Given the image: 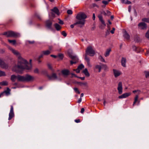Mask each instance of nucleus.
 Here are the masks:
<instances>
[{
  "label": "nucleus",
  "instance_id": "nucleus-1",
  "mask_svg": "<svg viewBox=\"0 0 149 149\" xmlns=\"http://www.w3.org/2000/svg\"><path fill=\"white\" fill-rule=\"evenodd\" d=\"M9 49L15 55L18 56L17 64L13 68L12 70L17 73H21L24 69L29 70L31 68V66H25L27 64L26 60L22 58L20 56L19 53L17 51L11 47H9Z\"/></svg>",
  "mask_w": 149,
  "mask_h": 149
},
{
  "label": "nucleus",
  "instance_id": "nucleus-2",
  "mask_svg": "<svg viewBox=\"0 0 149 149\" xmlns=\"http://www.w3.org/2000/svg\"><path fill=\"white\" fill-rule=\"evenodd\" d=\"M76 17L78 21L75 24L84 25L85 21V19L87 17L86 15L84 13H80L77 14Z\"/></svg>",
  "mask_w": 149,
  "mask_h": 149
},
{
  "label": "nucleus",
  "instance_id": "nucleus-3",
  "mask_svg": "<svg viewBox=\"0 0 149 149\" xmlns=\"http://www.w3.org/2000/svg\"><path fill=\"white\" fill-rule=\"evenodd\" d=\"M20 81L22 82H31L33 81L35 79L34 76L29 74H26L23 76H21L19 78Z\"/></svg>",
  "mask_w": 149,
  "mask_h": 149
},
{
  "label": "nucleus",
  "instance_id": "nucleus-4",
  "mask_svg": "<svg viewBox=\"0 0 149 149\" xmlns=\"http://www.w3.org/2000/svg\"><path fill=\"white\" fill-rule=\"evenodd\" d=\"M3 35L7 37H15L18 36L19 34L12 31H9L4 32Z\"/></svg>",
  "mask_w": 149,
  "mask_h": 149
},
{
  "label": "nucleus",
  "instance_id": "nucleus-5",
  "mask_svg": "<svg viewBox=\"0 0 149 149\" xmlns=\"http://www.w3.org/2000/svg\"><path fill=\"white\" fill-rule=\"evenodd\" d=\"M95 51L91 46L88 47L86 51V56L88 55L91 56H93L95 54Z\"/></svg>",
  "mask_w": 149,
  "mask_h": 149
},
{
  "label": "nucleus",
  "instance_id": "nucleus-6",
  "mask_svg": "<svg viewBox=\"0 0 149 149\" xmlns=\"http://www.w3.org/2000/svg\"><path fill=\"white\" fill-rule=\"evenodd\" d=\"M0 67L5 69H7L8 68V64L6 63L4 60L1 58H0Z\"/></svg>",
  "mask_w": 149,
  "mask_h": 149
},
{
  "label": "nucleus",
  "instance_id": "nucleus-7",
  "mask_svg": "<svg viewBox=\"0 0 149 149\" xmlns=\"http://www.w3.org/2000/svg\"><path fill=\"white\" fill-rule=\"evenodd\" d=\"M113 74L115 78H117L122 74V72L119 70L113 69Z\"/></svg>",
  "mask_w": 149,
  "mask_h": 149
},
{
  "label": "nucleus",
  "instance_id": "nucleus-8",
  "mask_svg": "<svg viewBox=\"0 0 149 149\" xmlns=\"http://www.w3.org/2000/svg\"><path fill=\"white\" fill-rule=\"evenodd\" d=\"M10 109L9 114L8 120H10L14 116V112L13 107V106H10Z\"/></svg>",
  "mask_w": 149,
  "mask_h": 149
},
{
  "label": "nucleus",
  "instance_id": "nucleus-9",
  "mask_svg": "<svg viewBox=\"0 0 149 149\" xmlns=\"http://www.w3.org/2000/svg\"><path fill=\"white\" fill-rule=\"evenodd\" d=\"M20 77H21V75H12L11 77V79L13 82L15 81L16 79H17V81H20V80L19 79Z\"/></svg>",
  "mask_w": 149,
  "mask_h": 149
},
{
  "label": "nucleus",
  "instance_id": "nucleus-10",
  "mask_svg": "<svg viewBox=\"0 0 149 149\" xmlns=\"http://www.w3.org/2000/svg\"><path fill=\"white\" fill-rule=\"evenodd\" d=\"M117 89L118 91V93L119 94H121L123 93V87L122 82H119L118 84Z\"/></svg>",
  "mask_w": 149,
  "mask_h": 149
},
{
  "label": "nucleus",
  "instance_id": "nucleus-11",
  "mask_svg": "<svg viewBox=\"0 0 149 149\" xmlns=\"http://www.w3.org/2000/svg\"><path fill=\"white\" fill-rule=\"evenodd\" d=\"M138 28L140 29H146L147 27V26L145 23L144 22H141L139 23L138 25Z\"/></svg>",
  "mask_w": 149,
  "mask_h": 149
},
{
  "label": "nucleus",
  "instance_id": "nucleus-12",
  "mask_svg": "<svg viewBox=\"0 0 149 149\" xmlns=\"http://www.w3.org/2000/svg\"><path fill=\"white\" fill-rule=\"evenodd\" d=\"M131 95V93L130 92L129 93H125L121 95L118 96V98L119 99H123L126 98Z\"/></svg>",
  "mask_w": 149,
  "mask_h": 149
},
{
  "label": "nucleus",
  "instance_id": "nucleus-13",
  "mask_svg": "<svg viewBox=\"0 0 149 149\" xmlns=\"http://www.w3.org/2000/svg\"><path fill=\"white\" fill-rule=\"evenodd\" d=\"M70 57L73 60L72 61H70L71 64L72 65L73 64L75 63L78 61V58L76 56H73L71 55Z\"/></svg>",
  "mask_w": 149,
  "mask_h": 149
},
{
  "label": "nucleus",
  "instance_id": "nucleus-14",
  "mask_svg": "<svg viewBox=\"0 0 149 149\" xmlns=\"http://www.w3.org/2000/svg\"><path fill=\"white\" fill-rule=\"evenodd\" d=\"M48 78L51 80H54L57 78L56 74L55 73H53L51 75H48Z\"/></svg>",
  "mask_w": 149,
  "mask_h": 149
},
{
  "label": "nucleus",
  "instance_id": "nucleus-15",
  "mask_svg": "<svg viewBox=\"0 0 149 149\" xmlns=\"http://www.w3.org/2000/svg\"><path fill=\"white\" fill-rule=\"evenodd\" d=\"M121 61V65L123 67H126V58L124 57H122Z\"/></svg>",
  "mask_w": 149,
  "mask_h": 149
},
{
  "label": "nucleus",
  "instance_id": "nucleus-16",
  "mask_svg": "<svg viewBox=\"0 0 149 149\" xmlns=\"http://www.w3.org/2000/svg\"><path fill=\"white\" fill-rule=\"evenodd\" d=\"M101 22L102 23L104 27H105L106 26V24L103 19L101 15H99L98 16Z\"/></svg>",
  "mask_w": 149,
  "mask_h": 149
},
{
  "label": "nucleus",
  "instance_id": "nucleus-17",
  "mask_svg": "<svg viewBox=\"0 0 149 149\" xmlns=\"http://www.w3.org/2000/svg\"><path fill=\"white\" fill-rule=\"evenodd\" d=\"M51 10L58 15H59L60 13L59 10L56 7H54L53 9H51Z\"/></svg>",
  "mask_w": 149,
  "mask_h": 149
},
{
  "label": "nucleus",
  "instance_id": "nucleus-18",
  "mask_svg": "<svg viewBox=\"0 0 149 149\" xmlns=\"http://www.w3.org/2000/svg\"><path fill=\"white\" fill-rule=\"evenodd\" d=\"M111 51V48H109L107 49L104 54V55L105 57H107L110 54V52Z\"/></svg>",
  "mask_w": 149,
  "mask_h": 149
},
{
  "label": "nucleus",
  "instance_id": "nucleus-19",
  "mask_svg": "<svg viewBox=\"0 0 149 149\" xmlns=\"http://www.w3.org/2000/svg\"><path fill=\"white\" fill-rule=\"evenodd\" d=\"M62 73L64 75L67 76L69 74L70 72L68 70L65 69L62 70Z\"/></svg>",
  "mask_w": 149,
  "mask_h": 149
},
{
  "label": "nucleus",
  "instance_id": "nucleus-20",
  "mask_svg": "<svg viewBox=\"0 0 149 149\" xmlns=\"http://www.w3.org/2000/svg\"><path fill=\"white\" fill-rule=\"evenodd\" d=\"M50 50H47L45 51H42V52L44 55H47L51 53V49Z\"/></svg>",
  "mask_w": 149,
  "mask_h": 149
},
{
  "label": "nucleus",
  "instance_id": "nucleus-21",
  "mask_svg": "<svg viewBox=\"0 0 149 149\" xmlns=\"http://www.w3.org/2000/svg\"><path fill=\"white\" fill-rule=\"evenodd\" d=\"M123 36L127 40H129L130 39V36L126 31L124 32Z\"/></svg>",
  "mask_w": 149,
  "mask_h": 149
},
{
  "label": "nucleus",
  "instance_id": "nucleus-22",
  "mask_svg": "<svg viewBox=\"0 0 149 149\" xmlns=\"http://www.w3.org/2000/svg\"><path fill=\"white\" fill-rule=\"evenodd\" d=\"M46 25L49 28H50L52 25V22L50 20H47L46 22Z\"/></svg>",
  "mask_w": 149,
  "mask_h": 149
},
{
  "label": "nucleus",
  "instance_id": "nucleus-23",
  "mask_svg": "<svg viewBox=\"0 0 149 149\" xmlns=\"http://www.w3.org/2000/svg\"><path fill=\"white\" fill-rule=\"evenodd\" d=\"M85 59L87 62V65H88V66L90 67H91V65L90 63V59L89 58H88L87 56H85Z\"/></svg>",
  "mask_w": 149,
  "mask_h": 149
},
{
  "label": "nucleus",
  "instance_id": "nucleus-24",
  "mask_svg": "<svg viewBox=\"0 0 149 149\" xmlns=\"http://www.w3.org/2000/svg\"><path fill=\"white\" fill-rule=\"evenodd\" d=\"M54 26L56 29L58 31L60 30L61 28V26L57 23L55 24Z\"/></svg>",
  "mask_w": 149,
  "mask_h": 149
},
{
  "label": "nucleus",
  "instance_id": "nucleus-25",
  "mask_svg": "<svg viewBox=\"0 0 149 149\" xmlns=\"http://www.w3.org/2000/svg\"><path fill=\"white\" fill-rule=\"evenodd\" d=\"M121 2L122 3L126 4H130L131 3V2L128 1V0H121Z\"/></svg>",
  "mask_w": 149,
  "mask_h": 149
},
{
  "label": "nucleus",
  "instance_id": "nucleus-26",
  "mask_svg": "<svg viewBox=\"0 0 149 149\" xmlns=\"http://www.w3.org/2000/svg\"><path fill=\"white\" fill-rule=\"evenodd\" d=\"M102 66L100 65H96L95 66V69L98 70V72H100L101 70Z\"/></svg>",
  "mask_w": 149,
  "mask_h": 149
},
{
  "label": "nucleus",
  "instance_id": "nucleus-27",
  "mask_svg": "<svg viewBox=\"0 0 149 149\" xmlns=\"http://www.w3.org/2000/svg\"><path fill=\"white\" fill-rule=\"evenodd\" d=\"M83 72L87 77H89L90 76V74L88 72L87 69L86 68L83 70Z\"/></svg>",
  "mask_w": 149,
  "mask_h": 149
},
{
  "label": "nucleus",
  "instance_id": "nucleus-28",
  "mask_svg": "<svg viewBox=\"0 0 149 149\" xmlns=\"http://www.w3.org/2000/svg\"><path fill=\"white\" fill-rule=\"evenodd\" d=\"M8 41L10 43H11L13 45H15L16 43V41L15 40H8Z\"/></svg>",
  "mask_w": 149,
  "mask_h": 149
},
{
  "label": "nucleus",
  "instance_id": "nucleus-29",
  "mask_svg": "<svg viewBox=\"0 0 149 149\" xmlns=\"http://www.w3.org/2000/svg\"><path fill=\"white\" fill-rule=\"evenodd\" d=\"M139 98V96L138 95H136L134 98V103L133 104V105L134 106L135 103L137 101L138 99Z\"/></svg>",
  "mask_w": 149,
  "mask_h": 149
},
{
  "label": "nucleus",
  "instance_id": "nucleus-30",
  "mask_svg": "<svg viewBox=\"0 0 149 149\" xmlns=\"http://www.w3.org/2000/svg\"><path fill=\"white\" fill-rule=\"evenodd\" d=\"M10 90L8 88H7V90L5 91L3 93H5L6 95H8L10 94Z\"/></svg>",
  "mask_w": 149,
  "mask_h": 149
},
{
  "label": "nucleus",
  "instance_id": "nucleus-31",
  "mask_svg": "<svg viewBox=\"0 0 149 149\" xmlns=\"http://www.w3.org/2000/svg\"><path fill=\"white\" fill-rule=\"evenodd\" d=\"M0 85L3 86H6L8 85V82L6 81H3L0 83Z\"/></svg>",
  "mask_w": 149,
  "mask_h": 149
},
{
  "label": "nucleus",
  "instance_id": "nucleus-32",
  "mask_svg": "<svg viewBox=\"0 0 149 149\" xmlns=\"http://www.w3.org/2000/svg\"><path fill=\"white\" fill-rule=\"evenodd\" d=\"M6 75V74L4 72L0 70V77L5 76Z\"/></svg>",
  "mask_w": 149,
  "mask_h": 149
},
{
  "label": "nucleus",
  "instance_id": "nucleus-33",
  "mask_svg": "<svg viewBox=\"0 0 149 149\" xmlns=\"http://www.w3.org/2000/svg\"><path fill=\"white\" fill-rule=\"evenodd\" d=\"M142 20L143 22L149 23V18H143L142 19Z\"/></svg>",
  "mask_w": 149,
  "mask_h": 149
},
{
  "label": "nucleus",
  "instance_id": "nucleus-34",
  "mask_svg": "<svg viewBox=\"0 0 149 149\" xmlns=\"http://www.w3.org/2000/svg\"><path fill=\"white\" fill-rule=\"evenodd\" d=\"M99 59L101 61L104 62H105V61L103 58V57L101 56H99Z\"/></svg>",
  "mask_w": 149,
  "mask_h": 149
},
{
  "label": "nucleus",
  "instance_id": "nucleus-35",
  "mask_svg": "<svg viewBox=\"0 0 149 149\" xmlns=\"http://www.w3.org/2000/svg\"><path fill=\"white\" fill-rule=\"evenodd\" d=\"M26 61H27L26 60ZM31 61H32V60L31 59H30V64H29L28 62L27 61V64L26 65H25V66H30V65H31V68H32V65H31ZM31 68L30 69H29V70H30L31 69ZM27 70V69H26Z\"/></svg>",
  "mask_w": 149,
  "mask_h": 149
},
{
  "label": "nucleus",
  "instance_id": "nucleus-36",
  "mask_svg": "<svg viewBox=\"0 0 149 149\" xmlns=\"http://www.w3.org/2000/svg\"><path fill=\"white\" fill-rule=\"evenodd\" d=\"M35 16L38 19H41V17L40 15L38 13H36L35 14Z\"/></svg>",
  "mask_w": 149,
  "mask_h": 149
},
{
  "label": "nucleus",
  "instance_id": "nucleus-37",
  "mask_svg": "<svg viewBox=\"0 0 149 149\" xmlns=\"http://www.w3.org/2000/svg\"><path fill=\"white\" fill-rule=\"evenodd\" d=\"M145 36L147 38L149 39V28L148 31L146 34Z\"/></svg>",
  "mask_w": 149,
  "mask_h": 149
},
{
  "label": "nucleus",
  "instance_id": "nucleus-38",
  "mask_svg": "<svg viewBox=\"0 0 149 149\" xmlns=\"http://www.w3.org/2000/svg\"><path fill=\"white\" fill-rule=\"evenodd\" d=\"M84 65L83 64H81L79 65L78 67V68L80 70L84 68Z\"/></svg>",
  "mask_w": 149,
  "mask_h": 149
},
{
  "label": "nucleus",
  "instance_id": "nucleus-39",
  "mask_svg": "<svg viewBox=\"0 0 149 149\" xmlns=\"http://www.w3.org/2000/svg\"><path fill=\"white\" fill-rule=\"evenodd\" d=\"M74 91H75L78 94H80V92L79 91L78 89L77 88H74Z\"/></svg>",
  "mask_w": 149,
  "mask_h": 149
},
{
  "label": "nucleus",
  "instance_id": "nucleus-40",
  "mask_svg": "<svg viewBox=\"0 0 149 149\" xmlns=\"http://www.w3.org/2000/svg\"><path fill=\"white\" fill-rule=\"evenodd\" d=\"M145 75L146 77H149V72L148 71H146L145 72Z\"/></svg>",
  "mask_w": 149,
  "mask_h": 149
},
{
  "label": "nucleus",
  "instance_id": "nucleus-41",
  "mask_svg": "<svg viewBox=\"0 0 149 149\" xmlns=\"http://www.w3.org/2000/svg\"><path fill=\"white\" fill-rule=\"evenodd\" d=\"M61 34L65 37L67 36V34L64 31L62 32Z\"/></svg>",
  "mask_w": 149,
  "mask_h": 149
},
{
  "label": "nucleus",
  "instance_id": "nucleus-42",
  "mask_svg": "<svg viewBox=\"0 0 149 149\" xmlns=\"http://www.w3.org/2000/svg\"><path fill=\"white\" fill-rule=\"evenodd\" d=\"M133 93H136V92H138V94H139L141 93V91L140 90H134L133 91Z\"/></svg>",
  "mask_w": 149,
  "mask_h": 149
},
{
  "label": "nucleus",
  "instance_id": "nucleus-43",
  "mask_svg": "<svg viewBox=\"0 0 149 149\" xmlns=\"http://www.w3.org/2000/svg\"><path fill=\"white\" fill-rule=\"evenodd\" d=\"M67 13L68 14L71 15L72 13V12L71 10H67Z\"/></svg>",
  "mask_w": 149,
  "mask_h": 149
},
{
  "label": "nucleus",
  "instance_id": "nucleus-44",
  "mask_svg": "<svg viewBox=\"0 0 149 149\" xmlns=\"http://www.w3.org/2000/svg\"><path fill=\"white\" fill-rule=\"evenodd\" d=\"M34 72L35 73H39V70L37 68H36L34 70Z\"/></svg>",
  "mask_w": 149,
  "mask_h": 149
},
{
  "label": "nucleus",
  "instance_id": "nucleus-45",
  "mask_svg": "<svg viewBox=\"0 0 149 149\" xmlns=\"http://www.w3.org/2000/svg\"><path fill=\"white\" fill-rule=\"evenodd\" d=\"M81 85H84L85 86H87L88 84L87 82H84L83 83H81Z\"/></svg>",
  "mask_w": 149,
  "mask_h": 149
},
{
  "label": "nucleus",
  "instance_id": "nucleus-46",
  "mask_svg": "<svg viewBox=\"0 0 149 149\" xmlns=\"http://www.w3.org/2000/svg\"><path fill=\"white\" fill-rule=\"evenodd\" d=\"M58 56L61 59H62L63 57V55L62 54H59L58 55Z\"/></svg>",
  "mask_w": 149,
  "mask_h": 149
},
{
  "label": "nucleus",
  "instance_id": "nucleus-47",
  "mask_svg": "<svg viewBox=\"0 0 149 149\" xmlns=\"http://www.w3.org/2000/svg\"><path fill=\"white\" fill-rule=\"evenodd\" d=\"M44 56V55H43L42 53L41 52V54L39 56L38 58L40 59V58H42Z\"/></svg>",
  "mask_w": 149,
  "mask_h": 149
},
{
  "label": "nucleus",
  "instance_id": "nucleus-48",
  "mask_svg": "<svg viewBox=\"0 0 149 149\" xmlns=\"http://www.w3.org/2000/svg\"><path fill=\"white\" fill-rule=\"evenodd\" d=\"M106 13H107V15H111V12L108 10H106Z\"/></svg>",
  "mask_w": 149,
  "mask_h": 149
},
{
  "label": "nucleus",
  "instance_id": "nucleus-49",
  "mask_svg": "<svg viewBox=\"0 0 149 149\" xmlns=\"http://www.w3.org/2000/svg\"><path fill=\"white\" fill-rule=\"evenodd\" d=\"M74 70H75L76 72L77 73H79L80 71V70L79 69V68H77L76 70L74 69Z\"/></svg>",
  "mask_w": 149,
  "mask_h": 149
},
{
  "label": "nucleus",
  "instance_id": "nucleus-50",
  "mask_svg": "<svg viewBox=\"0 0 149 149\" xmlns=\"http://www.w3.org/2000/svg\"><path fill=\"white\" fill-rule=\"evenodd\" d=\"M115 28H112V30L111 31V33L113 34L114 33V31L115 30Z\"/></svg>",
  "mask_w": 149,
  "mask_h": 149
},
{
  "label": "nucleus",
  "instance_id": "nucleus-51",
  "mask_svg": "<svg viewBox=\"0 0 149 149\" xmlns=\"http://www.w3.org/2000/svg\"><path fill=\"white\" fill-rule=\"evenodd\" d=\"M102 2L103 3H104V4L105 5H107L108 3V2L107 1H102Z\"/></svg>",
  "mask_w": 149,
  "mask_h": 149
},
{
  "label": "nucleus",
  "instance_id": "nucleus-52",
  "mask_svg": "<svg viewBox=\"0 0 149 149\" xmlns=\"http://www.w3.org/2000/svg\"><path fill=\"white\" fill-rule=\"evenodd\" d=\"M74 121L76 123H79L80 122V120L79 119H76L74 120Z\"/></svg>",
  "mask_w": 149,
  "mask_h": 149
},
{
  "label": "nucleus",
  "instance_id": "nucleus-53",
  "mask_svg": "<svg viewBox=\"0 0 149 149\" xmlns=\"http://www.w3.org/2000/svg\"><path fill=\"white\" fill-rule=\"evenodd\" d=\"M107 27L109 29V31H107V32H106V35H107V32H108L109 33V31L110 30V26H109V25H108L107 26Z\"/></svg>",
  "mask_w": 149,
  "mask_h": 149
},
{
  "label": "nucleus",
  "instance_id": "nucleus-54",
  "mask_svg": "<svg viewBox=\"0 0 149 149\" xmlns=\"http://www.w3.org/2000/svg\"><path fill=\"white\" fill-rule=\"evenodd\" d=\"M84 111V108H82L81 109V113H83Z\"/></svg>",
  "mask_w": 149,
  "mask_h": 149
},
{
  "label": "nucleus",
  "instance_id": "nucleus-55",
  "mask_svg": "<svg viewBox=\"0 0 149 149\" xmlns=\"http://www.w3.org/2000/svg\"><path fill=\"white\" fill-rule=\"evenodd\" d=\"M75 24V23L74 24L71 25H70V27L72 28H73L74 27V25L77 24Z\"/></svg>",
  "mask_w": 149,
  "mask_h": 149
},
{
  "label": "nucleus",
  "instance_id": "nucleus-56",
  "mask_svg": "<svg viewBox=\"0 0 149 149\" xmlns=\"http://www.w3.org/2000/svg\"><path fill=\"white\" fill-rule=\"evenodd\" d=\"M59 23L60 24H63V21H62L61 20H59Z\"/></svg>",
  "mask_w": 149,
  "mask_h": 149
},
{
  "label": "nucleus",
  "instance_id": "nucleus-57",
  "mask_svg": "<svg viewBox=\"0 0 149 149\" xmlns=\"http://www.w3.org/2000/svg\"><path fill=\"white\" fill-rule=\"evenodd\" d=\"M95 14L93 13V20H95Z\"/></svg>",
  "mask_w": 149,
  "mask_h": 149
},
{
  "label": "nucleus",
  "instance_id": "nucleus-58",
  "mask_svg": "<svg viewBox=\"0 0 149 149\" xmlns=\"http://www.w3.org/2000/svg\"><path fill=\"white\" fill-rule=\"evenodd\" d=\"M50 56H51L52 57H54V58H56L57 57V56H56L53 55H50Z\"/></svg>",
  "mask_w": 149,
  "mask_h": 149
},
{
  "label": "nucleus",
  "instance_id": "nucleus-59",
  "mask_svg": "<svg viewBox=\"0 0 149 149\" xmlns=\"http://www.w3.org/2000/svg\"><path fill=\"white\" fill-rule=\"evenodd\" d=\"M28 42L29 44H33L34 43V42L33 41H28Z\"/></svg>",
  "mask_w": 149,
  "mask_h": 149
},
{
  "label": "nucleus",
  "instance_id": "nucleus-60",
  "mask_svg": "<svg viewBox=\"0 0 149 149\" xmlns=\"http://www.w3.org/2000/svg\"><path fill=\"white\" fill-rule=\"evenodd\" d=\"M48 68H49L50 69H52V66L50 64H48Z\"/></svg>",
  "mask_w": 149,
  "mask_h": 149
},
{
  "label": "nucleus",
  "instance_id": "nucleus-61",
  "mask_svg": "<svg viewBox=\"0 0 149 149\" xmlns=\"http://www.w3.org/2000/svg\"><path fill=\"white\" fill-rule=\"evenodd\" d=\"M102 14H104V15H107V13H106V12H105V11H103L102 13Z\"/></svg>",
  "mask_w": 149,
  "mask_h": 149
},
{
  "label": "nucleus",
  "instance_id": "nucleus-62",
  "mask_svg": "<svg viewBox=\"0 0 149 149\" xmlns=\"http://www.w3.org/2000/svg\"><path fill=\"white\" fill-rule=\"evenodd\" d=\"M80 79H81L82 80H84L85 79V77H79Z\"/></svg>",
  "mask_w": 149,
  "mask_h": 149
},
{
  "label": "nucleus",
  "instance_id": "nucleus-63",
  "mask_svg": "<svg viewBox=\"0 0 149 149\" xmlns=\"http://www.w3.org/2000/svg\"><path fill=\"white\" fill-rule=\"evenodd\" d=\"M81 100H82L81 98H80L79 99V100H78V102L79 103H80V102H81Z\"/></svg>",
  "mask_w": 149,
  "mask_h": 149
},
{
  "label": "nucleus",
  "instance_id": "nucleus-64",
  "mask_svg": "<svg viewBox=\"0 0 149 149\" xmlns=\"http://www.w3.org/2000/svg\"><path fill=\"white\" fill-rule=\"evenodd\" d=\"M146 54H149V48L148 49L146 52Z\"/></svg>",
  "mask_w": 149,
  "mask_h": 149
}]
</instances>
